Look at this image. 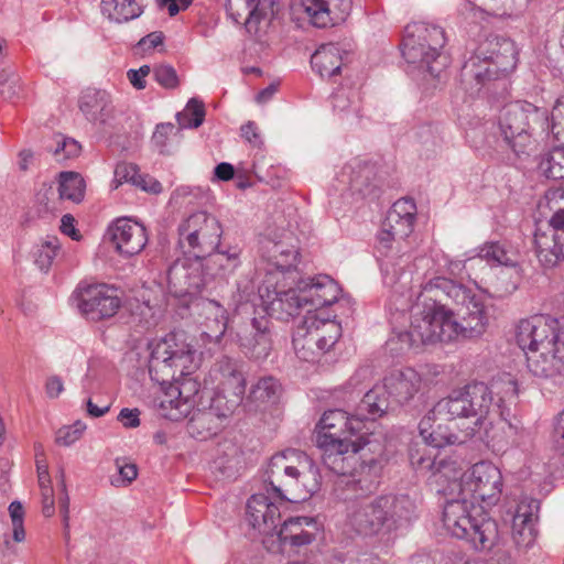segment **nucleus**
<instances>
[{"label":"nucleus","instance_id":"f257e3e1","mask_svg":"<svg viewBox=\"0 0 564 564\" xmlns=\"http://www.w3.org/2000/svg\"><path fill=\"white\" fill-rule=\"evenodd\" d=\"M149 373L161 386L156 404L164 417L183 420L193 412L199 382L191 375L200 365V356L182 334L171 333L149 344Z\"/></svg>","mask_w":564,"mask_h":564},{"label":"nucleus","instance_id":"f03ea898","mask_svg":"<svg viewBox=\"0 0 564 564\" xmlns=\"http://www.w3.org/2000/svg\"><path fill=\"white\" fill-rule=\"evenodd\" d=\"M518 395V383L508 373L494 379L490 384L471 382L436 403V411L446 416L456 415L462 424L464 437L484 434L487 438H495L491 434L494 427L512 424L507 421L509 410L506 402Z\"/></svg>","mask_w":564,"mask_h":564},{"label":"nucleus","instance_id":"7ed1b4c3","mask_svg":"<svg viewBox=\"0 0 564 564\" xmlns=\"http://www.w3.org/2000/svg\"><path fill=\"white\" fill-rule=\"evenodd\" d=\"M516 339L534 377L564 383V325L550 316L534 315L519 322Z\"/></svg>","mask_w":564,"mask_h":564},{"label":"nucleus","instance_id":"20e7f679","mask_svg":"<svg viewBox=\"0 0 564 564\" xmlns=\"http://www.w3.org/2000/svg\"><path fill=\"white\" fill-rule=\"evenodd\" d=\"M500 129L505 140L517 154L535 150L536 137L549 135L564 141V96L556 100L551 115L528 101L507 105L500 116Z\"/></svg>","mask_w":564,"mask_h":564},{"label":"nucleus","instance_id":"39448f33","mask_svg":"<svg viewBox=\"0 0 564 564\" xmlns=\"http://www.w3.org/2000/svg\"><path fill=\"white\" fill-rule=\"evenodd\" d=\"M300 251L291 235L284 234L281 239L263 238L260 245V260L257 267L258 296L265 313L270 301H274L275 292L288 290L297 279L296 267ZM278 297H281L280 295Z\"/></svg>","mask_w":564,"mask_h":564},{"label":"nucleus","instance_id":"423d86ee","mask_svg":"<svg viewBox=\"0 0 564 564\" xmlns=\"http://www.w3.org/2000/svg\"><path fill=\"white\" fill-rule=\"evenodd\" d=\"M414 506L408 497L380 496L347 508L346 527L364 536L389 542L391 534L412 518Z\"/></svg>","mask_w":564,"mask_h":564},{"label":"nucleus","instance_id":"0eeeda50","mask_svg":"<svg viewBox=\"0 0 564 564\" xmlns=\"http://www.w3.org/2000/svg\"><path fill=\"white\" fill-rule=\"evenodd\" d=\"M267 474L270 486L282 500H304L321 486L318 467L299 449L289 448L274 454Z\"/></svg>","mask_w":564,"mask_h":564},{"label":"nucleus","instance_id":"6e6552de","mask_svg":"<svg viewBox=\"0 0 564 564\" xmlns=\"http://www.w3.org/2000/svg\"><path fill=\"white\" fill-rule=\"evenodd\" d=\"M424 285L412 306L410 327L399 334V340L409 347H420L457 339L454 312L442 304V293L423 295Z\"/></svg>","mask_w":564,"mask_h":564},{"label":"nucleus","instance_id":"1a4fd4ad","mask_svg":"<svg viewBox=\"0 0 564 564\" xmlns=\"http://www.w3.org/2000/svg\"><path fill=\"white\" fill-rule=\"evenodd\" d=\"M223 227L219 220L205 212H197L178 226V242L195 258H208V263L219 265L223 271H232L239 264V251L235 248L213 253L218 247Z\"/></svg>","mask_w":564,"mask_h":564},{"label":"nucleus","instance_id":"9d476101","mask_svg":"<svg viewBox=\"0 0 564 564\" xmlns=\"http://www.w3.org/2000/svg\"><path fill=\"white\" fill-rule=\"evenodd\" d=\"M444 529L457 539L469 541L477 550H490L498 540V524L484 507L466 497L448 500L443 508Z\"/></svg>","mask_w":564,"mask_h":564},{"label":"nucleus","instance_id":"9b49d317","mask_svg":"<svg viewBox=\"0 0 564 564\" xmlns=\"http://www.w3.org/2000/svg\"><path fill=\"white\" fill-rule=\"evenodd\" d=\"M370 440L367 433H361L355 440L330 443L327 446H317L322 451L324 465L339 476L337 486L347 487L358 498L375 489V479L371 476L372 466L359 463L357 454Z\"/></svg>","mask_w":564,"mask_h":564},{"label":"nucleus","instance_id":"f8f14e48","mask_svg":"<svg viewBox=\"0 0 564 564\" xmlns=\"http://www.w3.org/2000/svg\"><path fill=\"white\" fill-rule=\"evenodd\" d=\"M433 292L442 293L460 306L458 314L462 322L454 317L457 339L459 337L477 338L485 334L489 325V314L481 293L443 276L434 278L424 284L423 295Z\"/></svg>","mask_w":564,"mask_h":564},{"label":"nucleus","instance_id":"ddd939ff","mask_svg":"<svg viewBox=\"0 0 564 564\" xmlns=\"http://www.w3.org/2000/svg\"><path fill=\"white\" fill-rule=\"evenodd\" d=\"M339 294L340 288L332 278L318 275L310 281L295 282L288 290L280 291L281 297L270 301L267 314L278 318L289 317L297 314L300 308L311 305L315 308L314 312L325 316L322 308L334 304ZM275 296H279V292H275Z\"/></svg>","mask_w":564,"mask_h":564},{"label":"nucleus","instance_id":"4468645a","mask_svg":"<svg viewBox=\"0 0 564 564\" xmlns=\"http://www.w3.org/2000/svg\"><path fill=\"white\" fill-rule=\"evenodd\" d=\"M446 44L445 31L437 25L413 22L405 26L401 52L409 64L437 76L445 66L442 50Z\"/></svg>","mask_w":564,"mask_h":564},{"label":"nucleus","instance_id":"2eb2a0df","mask_svg":"<svg viewBox=\"0 0 564 564\" xmlns=\"http://www.w3.org/2000/svg\"><path fill=\"white\" fill-rule=\"evenodd\" d=\"M518 62V50L513 41L492 37L482 42L464 64L463 77L473 78L478 85L507 76Z\"/></svg>","mask_w":564,"mask_h":564},{"label":"nucleus","instance_id":"dca6fc26","mask_svg":"<svg viewBox=\"0 0 564 564\" xmlns=\"http://www.w3.org/2000/svg\"><path fill=\"white\" fill-rule=\"evenodd\" d=\"M340 337L341 325L335 316H322L319 312L308 311L296 327L292 343L299 359L316 362L332 350Z\"/></svg>","mask_w":564,"mask_h":564},{"label":"nucleus","instance_id":"f3484780","mask_svg":"<svg viewBox=\"0 0 564 564\" xmlns=\"http://www.w3.org/2000/svg\"><path fill=\"white\" fill-rule=\"evenodd\" d=\"M422 378L412 368L393 370L384 377L382 384L375 386L360 401V413L367 411L372 420L382 416L389 409V398L402 404L410 401L421 389Z\"/></svg>","mask_w":564,"mask_h":564},{"label":"nucleus","instance_id":"a211bd4d","mask_svg":"<svg viewBox=\"0 0 564 564\" xmlns=\"http://www.w3.org/2000/svg\"><path fill=\"white\" fill-rule=\"evenodd\" d=\"M322 533V524L314 517L295 516L285 519L274 534L262 540L265 550L288 557L311 545Z\"/></svg>","mask_w":564,"mask_h":564},{"label":"nucleus","instance_id":"6ab92c4d","mask_svg":"<svg viewBox=\"0 0 564 564\" xmlns=\"http://www.w3.org/2000/svg\"><path fill=\"white\" fill-rule=\"evenodd\" d=\"M502 489L503 479L500 469L491 462H479L463 474L458 495L486 510L499 502Z\"/></svg>","mask_w":564,"mask_h":564},{"label":"nucleus","instance_id":"aec40b11","mask_svg":"<svg viewBox=\"0 0 564 564\" xmlns=\"http://www.w3.org/2000/svg\"><path fill=\"white\" fill-rule=\"evenodd\" d=\"M74 296L80 315L91 323L115 317L122 305L119 290L107 283L80 282Z\"/></svg>","mask_w":564,"mask_h":564},{"label":"nucleus","instance_id":"412c9836","mask_svg":"<svg viewBox=\"0 0 564 564\" xmlns=\"http://www.w3.org/2000/svg\"><path fill=\"white\" fill-rule=\"evenodd\" d=\"M373 423L367 411L360 413V404L357 414L348 416L343 410L326 411L315 427V443L317 446H327L330 443L344 442L357 438L361 433L371 434L367 422Z\"/></svg>","mask_w":564,"mask_h":564},{"label":"nucleus","instance_id":"4be33fe9","mask_svg":"<svg viewBox=\"0 0 564 564\" xmlns=\"http://www.w3.org/2000/svg\"><path fill=\"white\" fill-rule=\"evenodd\" d=\"M212 263L204 262V258L177 259L167 270L170 292L175 296H194L203 291L207 284V275L204 269ZM216 273H210L215 275Z\"/></svg>","mask_w":564,"mask_h":564},{"label":"nucleus","instance_id":"5701e85b","mask_svg":"<svg viewBox=\"0 0 564 564\" xmlns=\"http://www.w3.org/2000/svg\"><path fill=\"white\" fill-rule=\"evenodd\" d=\"M419 432L426 445L441 448L465 442L468 437L462 434V424L456 415L446 416L436 411V404L419 423ZM413 447L423 448L415 444Z\"/></svg>","mask_w":564,"mask_h":564},{"label":"nucleus","instance_id":"b1692460","mask_svg":"<svg viewBox=\"0 0 564 564\" xmlns=\"http://www.w3.org/2000/svg\"><path fill=\"white\" fill-rule=\"evenodd\" d=\"M200 326V339L204 345L218 347L227 330L229 314L218 301L199 297L192 303Z\"/></svg>","mask_w":564,"mask_h":564},{"label":"nucleus","instance_id":"393cba45","mask_svg":"<svg viewBox=\"0 0 564 564\" xmlns=\"http://www.w3.org/2000/svg\"><path fill=\"white\" fill-rule=\"evenodd\" d=\"M534 245L536 257L543 267L553 268L564 261V209L554 213L545 230L535 231Z\"/></svg>","mask_w":564,"mask_h":564},{"label":"nucleus","instance_id":"a878e982","mask_svg":"<svg viewBox=\"0 0 564 564\" xmlns=\"http://www.w3.org/2000/svg\"><path fill=\"white\" fill-rule=\"evenodd\" d=\"M411 464L420 470H432L435 482L442 486L444 491L454 492L462 482L463 467L456 459H440L426 455L425 447H412L410 449Z\"/></svg>","mask_w":564,"mask_h":564},{"label":"nucleus","instance_id":"bb28decb","mask_svg":"<svg viewBox=\"0 0 564 564\" xmlns=\"http://www.w3.org/2000/svg\"><path fill=\"white\" fill-rule=\"evenodd\" d=\"M107 232L115 250L124 258L139 254L148 242L145 227L129 217H121L112 221Z\"/></svg>","mask_w":564,"mask_h":564},{"label":"nucleus","instance_id":"cd10ccee","mask_svg":"<svg viewBox=\"0 0 564 564\" xmlns=\"http://www.w3.org/2000/svg\"><path fill=\"white\" fill-rule=\"evenodd\" d=\"M241 351L254 359L268 357L272 348L270 321L265 316L254 317L237 333Z\"/></svg>","mask_w":564,"mask_h":564},{"label":"nucleus","instance_id":"c85d7f7f","mask_svg":"<svg viewBox=\"0 0 564 564\" xmlns=\"http://www.w3.org/2000/svg\"><path fill=\"white\" fill-rule=\"evenodd\" d=\"M206 383L213 390L241 400L246 392V378L237 361L228 357H223L212 367Z\"/></svg>","mask_w":564,"mask_h":564},{"label":"nucleus","instance_id":"c756f323","mask_svg":"<svg viewBox=\"0 0 564 564\" xmlns=\"http://www.w3.org/2000/svg\"><path fill=\"white\" fill-rule=\"evenodd\" d=\"M302 8L312 25L329 28L346 21L352 0H302Z\"/></svg>","mask_w":564,"mask_h":564},{"label":"nucleus","instance_id":"7c9ffc66","mask_svg":"<svg viewBox=\"0 0 564 564\" xmlns=\"http://www.w3.org/2000/svg\"><path fill=\"white\" fill-rule=\"evenodd\" d=\"M275 0H227V10L237 24L257 33L262 21L274 15Z\"/></svg>","mask_w":564,"mask_h":564},{"label":"nucleus","instance_id":"2f4dec72","mask_svg":"<svg viewBox=\"0 0 564 564\" xmlns=\"http://www.w3.org/2000/svg\"><path fill=\"white\" fill-rule=\"evenodd\" d=\"M246 518L249 524L263 536V540L276 532L281 512L279 506L267 496L253 495L247 502Z\"/></svg>","mask_w":564,"mask_h":564},{"label":"nucleus","instance_id":"473e14b6","mask_svg":"<svg viewBox=\"0 0 564 564\" xmlns=\"http://www.w3.org/2000/svg\"><path fill=\"white\" fill-rule=\"evenodd\" d=\"M539 502L534 499L521 500L512 519V539L520 547L531 546L536 539L535 528Z\"/></svg>","mask_w":564,"mask_h":564},{"label":"nucleus","instance_id":"72a5a7b5","mask_svg":"<svg viewBox=\"0 0 564 564\" xmlns=\"http://www.w3.org/2000/svg\"><path fill=\"white\" fill-rule=\"evenodd\" d=\"M79 109L87 120L95 123H106L115 111L111 95L95 88H88L82 94Z\"/></svg>","mask_w":564,"mask_h":564},{"label":"nucleus","instance_id":"f704fd0d","mask_svg":"<svg viewBox=\"0 0 564 564\" xmlns=\"http://www.w3.org/2000/svg\"><path fill=\"white\" fill-rule=\"evenodd\" d=\"M416 205L412 198L398 199L387 214L383 225L399 239L408 238L414 228Z\"/></svg>","mask_w":564,"mask_h":564},{"label":"nucleus","instance_id":"c9c22d12","mask_svg":"<svg viewBox=\"0 0 564 564\" xmlns=\"http://www.w3.org/2000/svg\"><path fill=\"white\" fill-rule=\"evenodd\" d=\"M345 54L346 52L338 44H323L311 57L312 68L321 77L332 78L339 74Z\"/></svg>","mask_w":564,"mask_h":564},{"label":"nucleus","instance_id":"e433bc0d","mask_svg":"<svg viewBox=\"0 0 564 564\" xmlns=\"http://www.w3.org/2000/svg\"><path fill=\"white\" fill-rule=\"evenodd\" d=\"M115 187L128 183L144 192L159 194L162 191L161 183L150 175H142L133 163L120 162L115 169Z\"/></svg>","mask_w":564,"mask_h":564},{"label":"nucleus","instance_id":"4c0bfd02","mask_svg":"<svg viewBox=\"0 0 564 564\" xmlns=\"http://www.w3.org/2000/svg\"><path fill=\"white\" fill-rule=\"evenodd\" d=\"M191 417L187 422L188 433L198 440H207L216 435L224 423L212 414L206 408L195 409L189 414Z\"/></svg>","mask_w":564,"mask_h":564},{"label":"nucleus","instance_id":"58836bf2","mask_svg":"<svg viewBox=\"0 0 564 564\" xmlns=\"http://www.w3.org/2000/svg\"><path fill=\"white\" fill-rule=\"evenodd\" d=\"M100 8L109 21L119 24L137 19L143 12L138 0H101Z\"/></svg>","mask_w":564,"mask_h":564},{"label":"nucleus","instance_id":"ea45409f","mask_svg":"<svg viewBox=\"0 0 564 564\" xmlns=\"http://www.w3.org/2000/svg\"><path fill=\"white\" fill-rule=\"evenodd\" d=\"M478 257L491 265L516 268L519 262V253L507 245L499 242L485 243L479 249Z\"/></svg>","mask_w":564,"mask_h":564},{"label":"nucleus","instance_id":"a19ab883","mask_svg":"<svg viewBox=\"0 0 564 564\" xmlns=\"http://www.w3.org/2000/svg\"><path fill=\"white\" fill-rule=\"evenodd\" d=\"M280 391L281 386L275 378L263 377L252 386L248 400L257 408H262L274 403L279 398Z\"/></svg>","mask_w":564,"mask_h":564},{"label":"nucleus","instance_id":"79ce46f5","mask_svg":"<svg viewBox=\"0 0 564 564\" xmlns=\"http://www.w3.org/2000/svg\"><path fill=\"white\" fill-rule=\"evenodd\" d=\"M59 198L79 203L84 198L85 182L76 172H62L58 175Z\"/></svg>","mask_w":564,"mask_h":564},{"label":"nucleus","instance_id":"37998d69","mask_svg":"<svg viewBox=\"0 0 564 564\" xmlns=\"http://www.w3.org/2000/svg\"><path fill=\"white\" fill-rule=\"evenodd\" d=\"M205 105L203 101L192 98L185 108L177 113V123L183 129L198 128L205 119Z\"/></svg>","mask_w":564,"mask_h":564},{"label":"nucleus","instance_id":"c03bdc74","mask_svg":"<svg viewBox=\"0 0 564 564\" xmlns=\"http://www.w3.org/2000/svg\"><path fill=\"white\" fill-rule=\"evenodd\" d=\"M241 401V399L214 390V395L206 409L224 423V421L234 413Z\"/></svg>","mask_w":564,"mask_h":564},{"label":"nucleus","instance_id":"a18cd8bd","mask_svg":"<svg viewBox=\"0 0 564 564\" xmlns=\"http://www.w3.org/2000/svg\"><path fill=\"white\" fill-rule=\"evenodd\" d=\"M549 178L564 180V147L554 148L539 165Z\"/></svg>","mask_w":564,"mask_h":564},{"label":"nucleus","instance_id":"49530a36","mask_svg":"<svg viewBox=\"0 0 564 564\" xmlns=\"http://www.w3.org/2000/svg\"><path fill=\"white\" fill-rule=\"evenodd\" d=\"M61 245L56 237H51L41 245L36 246L33 257L35 264L42 270L47 271L53 260L58 254Z\"/></svg>","mask_w":564,"mask_h":564},{"label":"nucleus","instance_id":"de8ad7c7","mask_svg":"<svg viewBox=\"0 0 564 564\" xmlns=\"http://www.w3.org/2000/svg\"><path fill=\"white\" fill-rule=\"evenodd\" d=\"M39 488L42 499V513L52 517L55 513L54 490L48 473L37 475Z\"/></svg>","mask_w":564,"mask_h":564},{"label":"nucleus","instance_id":"09e8293b","mask_svg":"<svg viewBox=\"0 0 564 564\" xmlns=\"http://www.w3.org/2000/svg\"><path fill=\"white\" fill-rule=\"evenodd\" d=\"M21 90L22 85L18 75L7 70L0 73V94L4 99L15 100Z\"/></svg>","mask_w":564,"mask_h":564},{"label":"nucleus","instance_id":"8fccbe9b","mask_svg":"<svg viewBox=\"0 0 564 564\" xmlns=\"http://www.w3.org/2000/svg\"><path fill=\"white\" fill-rule=\"evenodd\" d=\"M116 467L118 473L111 477V484L116 487L127 486L138 476L137 466L123 458L116 459Z\"/></svg>","mask_w":564,"mask_h":564},{"label":"nucleus","instance_id":"3c124183","mask_svg":"<svg viewBox=\"0 0 564 564\" xmlns=\"http://www.w3.org/2000/svg\"><path fill=\"white\" fill-rule=\"evenodd\" d=\"M80 144L72 139L65 137H58L56 139V148L53 152L56 161L62 162L64 160L77 158L80 154Z\"/></svg>","mask_w":564,"mask_h":564},{"label":"nucleus","instance_id":"603ef678","mask_svg":"<svg viewBox=\"0 0 564 564\" xmlns=\"http://www.w3.org/2000/svg\"><path fill=\"white\" fill-rule=\"evenodd\" d=\"M9 514L12 522V539L14 542H23L25 540V530L23 525L24 509L19 501H13L9 506Z\"/></svg>","mask_w":564,"mask_h":564},{"label":"nucleus","instance_id":"864d4df0","mask_svg":"<svg viewBox=\"0 0 564 564\" xmlns=\"http://www.w3.org/2000/svg\"><path fill=\"white\" fill-rule=\"evenodd\" d=\"M86 430V424L77 421L73 425L63 426L56 432L55 442L62 446H70L76 443Z\"/></svg>","mask_w":564,"mask_h":564},{"label":"nucleus","instance_id":"5fc2aeb1","mask_svg":"<svg viewBox=\"0 0 564 564\" xmlns=\"http://www.w3.org/2000/svg\"><path fill=\"white\" fill-rule=\"evenodd\" d=\"M538 206L540 210L547 208L550 210L555 209V213L561 208L564 209V189L562 187L549 188Z\"/></svg>","mask_w":564,"mask_h":564},{"label":"nucleus","instance_id":"6e6d98bb","mask_svg":"<svg viewBox=\"0 0 564 564\" xmlns=\"http://www.w3.org/2000/svg\"><path fill=\"white\" fill-rule=\"evenodd\" d=\"M154 78L159 85L166 89H173L178 86V76L176 70L169 65H160L155 67Z\"/></svg>","mask_w":564,"mask_h":564},{"label":"nucleus","instance_id":"4d7b16f0","mask_svg":"<svg viewBox=\"0 0 564 564\" xmlns=\"http://www.w3.org/2000/svg\"><path fill=\"white\" fill-rule=\"evenodd\" d=\"M468 2L489 15H499L505 12L508 0H468Z\"/></svg>","mask_w":564,"mask_h":564},{"label":"nucleus","instance_id":"13d9d810","mask_svg":"<svg viewBox=\"0 0 564 564\" xmlns=\"http://www.w3.org/2000/svg\"><path fill=\"white\" fill-rule=\"evenodd\" d=\"M140 410L134 408V409H129V408H123L118 416H117V420L122 424L123 427L126 429H135L140 425L141 421H140Z\"/></svg>","mask_w":564,"mask_h":564},{"label":"nucleus","instance_id":"bf43d9fd","mask_svg":"<svg viewBox=\"0 0 564 564\" xmlns=\"http://www.w3.org/2000/svg\"><path fill=\"white\" fill-rule=\"evenodd\" d=\"M402 239H399L389 228L382 224V228L378 234V250L382 253H387L393 243H399Z\"/></svg>","mask_w":564,"mask_h":564},{"label":"nucleus","instance_id":"052dcab7","mask_svg":"<svg viewBox=\"0 0 564 564\" xmlns=\"http://www.w3.org/2000/svg\"><path fill=\"white\" fill-rule=\"evenodd\" d=\"M151 68L148 65L141 66L139 69H129L127 72V77L130 84L135 89H144L147 87V77L150 74Z\"/></svg>","mask_w":564,"mask_h":564},{"label":"nucleus","instance_id":"680f3d73","mask_svg":"<svg viewBox=\"0 0 564 564\" xmlns=\"http://www.w3.org/2000/svg\"><path fill=\"white\" fill-rule=\"evenodd\" d=\"M175 127L172 123H160L156 126V129L153 133L152 141L156 147L160 148V151L163 152V149L166 145L167 138L174 133Z\"/></svg>","mask_w":564,"mask_h":564},{"label":"nucleus","instance_id":"e2e57ef3","mask_svg":"<svg viewBox=\"0 0 564 564\" xmlns=\"http://www.w3.org/2000/svg\"><path fill=\"white\" fill-rule=\"evenodd\" d=\"M553 434L556 452L564 455V410L555 417Z\"/></svg>","mask_w":564,"mask_h":564},{"label":"nucleus","instance_id":"0e129e2a","mask_svg":"<svg viewBox=\"0 0 564 564\" xmlns=\"http://www.w3.org/2000/svg\"><path fill=\"white\" fill-rule=\"evenodd\" d=\"M156 2L160 9L166 10L171 17H174L181 10H185L191 0H156Z\"/></svg>","mask_w":564,"mask_h":564},{"label":"nucleus","instance_id":"69168bd1","mask_svg":"<svg viewBox=\"0 0 564 564\" xmlns=\"http://www.w3.org/2000/svg\"><path fill=\"white\" fill-rule=\"evenodd\" d=\"M61 231L76 241L82 238L80 232L75 227V218L70 214H66L62 217Z\"/></svg>","mask_w":564,"mask_h":564},{"label":"nucleus","instance_id":"338daca9","mask_svg":"<svg viewBox=\"0 0 564 564\" xmlns=\"http://www.w3.org/2000/svg\"><path fill=\"white\" fill-rule=\"evenodd\" d=\"M164 35L162 32H152L139 41V46L142 51L154 50L159 45L163 44Z\"/></svg>","mask_w":564,"mask_h":564},{"label":"nucleus","instance_id":"774afa93","mask_svg":"<svg viewBox=\"0 0 564 564\" xmlns=\"http://www.w3.org/2000/svg\"><path fill=\"white\" fill-rule=\"evenodd\" d=\"M241 134L249 143L253 145H259L262 142L259 128L252 121H249L241 127Z\"/></svg>","mask_w":564,"mask_h":564}]
</instances>
